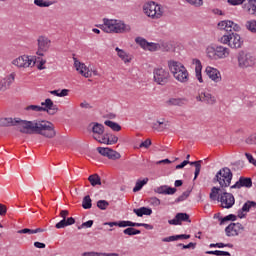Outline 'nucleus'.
Wrapping results in <instances>:
<instances>
[{
    "label": "nucleus",
    "mask_w": 256,
    "mask_h": 256,
    "mask_svg": "<svg viewBox=\"0 0 256 256\" xmlns=\"http://www.w3.org/2000/svg\"><path fill=\"white\" fill-rule=\"evenodd\" d=\"M148 182H149V178H144L143 180H138L136 182L135 187L133 188V192L137 193L138 191H141V189H143V186L147 185Z\"/></svg>",
    "instance_id": "30"
},
{
    "label": "nucleus",
    "mask_w": 256,
    "mask_h": 256,
    "mask_svg": "<svg viewBox=\"0 0 256 256\" xmlns=\"http://www.w3.org/2000/svg\"><path fill=\"white\" fill-rule=\"evenodd\" d=\"M83 209H91L93 207V200H91V196L86 195L82 200Z\"/></svg>",
    "instance_id": "33"
},
{
    "label": "nucleus",
    "mask_w": 256,
    "mask_h": 256,
    "mask_svg": "<svg viewBox=\"0 0 256 256\" xmlns=\"http://www.w3.org/2000/svg\"><path fill=\"white\" fill-rule=\"evenodd\" d=\"M17 233H19L20 235H23V234L33 235V234H35V230L29 229V228H24L22 230H18Z\"/></svg>",
    "instance_id": "52"
},
{
    "label": "nucleus",
    "mask_w": 256,
    "mask_h": 256,
    "mask_svg": "<svg viewBox=\"0 0 256 256\" xmlns=\"http://www.w3.org/2000/svg\"><path fill=\"white\" fill-rule=\"evenodd\" d=\"M227 24H226V31L227 33H233L231 29H233V25H235V23L231 20H226Z\"/></svg>",
    "instance_id": "57"
},
{
    "label": "nucleus",
    "mask_w": 256,
    "mask_h": 256,
    "mask_svg": "<svg viewBox=\"0 0 256 256\" xmlns=\"http://www.w3.org/2000/svg\"><path fill=\"white\" fill-rule=\"evenodd\" d=\"M133 213H135L137 217H143V215L149 216V215H153V209L143 206L140 208H134Z\"/></svg>",
    "instance_id": "22"
},
{
    "label": "nucleus",
    "mask_w": 256,
    "mask_h": 256,
    "mask_svg": "<svg viewBox=\"0 0 256 256\" xmlns=\"http://www.w3.org/2000/svg\"><path fill=\"white\" fill-rule=\"evenodd\" d=\"M88 181L92 185V187H97V185H101V177L99 174H92L88 177Z\"/></svg>",
    "instance_id": "29"
},
{
    "label": "nucleus",
    "mask_w": 256,
    "mask_h": 256,
    "mask_svg": "<svg viewBox=\"0 0 256 256\" xmlns=\"http://www.w3.org/2000/svg\"><path fill=\"white\" fill-rule=\"evenodd\" d=\"M45 63H47V60L41 59L37 65V69H39V71H43V69H45Z\"/></svg>",
    "instance_id": "62"
},
{
    "label": "nucleus",
    "mask_w": 256,
    "mask_h": 256,
    "mask_svg": "<svg viewBox=\"0 0 256 256\" xmlns=\"http://www.w3.org/2000/svg\"><path fill=\"white\" fill-rule=\"evenodd\" d=\"M118 57L124 61V63H131V58H129V54L125 52V50L120 51Z\"/></svg>",
    "instance_id": "46"
},
{
    "label": "nucleus",
    "mask_w": 256,
    "mask_h": 256,
    "mask_svg": "<svg viewBox=\"0 0 256 256\" xmlns=\"http://www.w3.org/2000/svg\"><path fill=\"white\" fill-rule=\"evenodd\" d=\"M69 210H61L60 211V217L62 220L58 223H56L55 227L56 229H65V227H69L71 225H75V218L69 217Z\"/></svg>",
    "instance_id": "11"
},
{
    "label": "nucleus",
    "mask_w": 256,
    "mask_h": 256,
    "mask_svg": "<svg viewBox=\"0 0 256 256\" xmlns=\"http://www.w3.org/2000/svg\"><path fill=\"white\" fill-rule=\"evenodd\" d=\"M197 246V243H193V242H190L189 244L185 245V244H177V247H182V249H195V247Z\"/></svg>",
    "instance_id": "51"
},
{
    "label": "nucleus",
    "mask_w": 256,
    "mask_h": 256,
    "mask_svg": "<svg viewBox=\"0 0 256 256\" xmlns=\"http://www.w3.org/2000/svg\"><path fill=\"white\" fill-rule=\"evenodd\" d=\"M26 111H36L40 113L41 111L46 112L48 115H56L59 108L53 103V100L47 98L45 102H41V106L29 105L25 108Z\"/></svg>",
    "instance_id": "6"
},
{
    "label": "nucleus",
    "mask_w": 256,
    "mask_h": 256,
    "mask_svg": "<svg viewBox=\"0 0 256 256\" xmlns=\"http://www.w3.org/2000/svg\"><path fill=\"white\" fill-rule=\"evenodd\" d=\"M189 195H191V190H187L182 193L176 200L175 203H181L182 201H185L189 198Z\"/></svg>",
    "instance_id": "42"
},
{
    "label": "nucleus",
    "mask_w": 256,
    "mask_h": 256,
    "mask_svg": "<svg viewBox=\"0 0 256 256\" xmlns=\"http://www.w3.org/2000/svg\"><path fill=\"white\" fill-rule=\"evenodd\" d=\"M206 255H216V256H231V253L228 251H221V250H210L205 252Z\"/></svg>",
    "instance_id": "35"
},
{
    "label": "nucleus",
    "mask_w": 256,
    "mask_h": 256,
    "mask_svg": "<svg viewBox=\"0 0 256 256\" xmlns=\"http://www.w3.org/2000/svg\"><path fill=\"white\" fill-rule=\"evenodd\" d=\"M0 127H17L24 135H42L46 139H53L57 132L55 125L47 120H22L21 118H0Z\"/></svg>",
    "instance_id": "1"
},
{
    "label": "nucleus",
    "mask_w": 256,
    "mask_h": 256,
    "mask_svg": "<svg viewBox=\"0 0 256 256\" xmlns=\"http://www.w3.org/2000/svg\"><path fill=\"white\" fill-rule=\"evenodd\" d=\"M186 165H189V160H184L182 163L176 165V169H183Z\"/></svg>",
    "instance_id": "64"
},
{
    "label": "nucleus",
    "mask_w": 256,
    "mask_h": 256,
    "mask_svg": "<svg viewBox=\"0 0 256 256\" xmlns=\"http://www.w3.org/2000/svg\"><path fill=\"white\" fill-rule=\"evenodd\" d=\"M82 256H119L117 253L84 252Z\"/></svg>",
    "instance_id": "32"
},
{
    "label": "nucleus",
    "mask_w": 256,
    "mask_h": 256,
    "mask_svg": "<svg viewBox=\"0 0 256 256\" xmlns=\"http://www.w3.org/2000/svg\"><path fill=\"white\" fill-rule=\"evenodd\" d=\"M143 12L147 17H151V19H161V17H163V8L153 1L148 2L143 6Z\"/></svg>",
    "instance_id": "8"
},
{
    "label": "nucleus",
    "mask_w": 256,
    "mask_h": 256,
    "mask_svg": "<svg viewBox=\"0 0 256 256\" xmlns=\"http://www.w3.org/2000/svg\"><path fill=\"white\" fill-rule=\"evenodd\" d=\"M104 125H106L107 127H110V129H112V131H121V125H119V123L117 122H113L111 120H106L104 122Z\"/></svg>",
    "instance_id": "31"
},
{
    "label": "nucleus",
    "mask_w": 256,
    "mask_h": 256,
    "mask_svg": "<svg viewBox=\"0 0 256 256\" xmlns=\"http://www.w3.org/2000/svg\"><path fill=\"white\" fill-rule=\"evenodd\" d=\"M168 67L176 81L187 83L189 81V72L183 64L177 61H168Z\"/></svg>",
    "instance_id": "4"
},
{
    "label": "nucleus",
    "mask_w": 256,
    "mask_h": 256,
    "mask_svg": "<svg viewBox=\"0 0 256 256\" xmlns=\"http://www.w3.org/2000/svg\"><path fill=\"white\" fill-rule=\"evenodd\" d=\"M193 64L196 65L195 67L196 78L198 79L199 83H203V76L201 74V71L203 70V65L201 64V60L193 59Z\"/></svg>",
    "instance_id": "23"
},
{
    "label": "nucleus",
    "mask_w": 256,
    "mask_h": 256,
    "mask_svg": "<svg viewBox=\"0 0 256 256\" xmlns=\"http://www.w3.org/2000/svg\"><path fill=\"white\" fill-rule=\"evenodd\" d=\"M109 147H97L96 151H98L99 154L102 155V157L109 158Z\"/></svg>",
    "instance_id": "47"
},
{
    "label": "nucleus",
    "mask_w": 256,
    "mask_h": 256,
    "mask_svg": "<svg viewBox=\"0 0 256 256\" xmlns=\"http://www.w3.org/2000/svg\"><path fill=\"white\" fill-rule=\"evenodd\" d=\"M93 139H95V141H97L98 143H103L104 145H109V139H106L104 136H102V138L100 139L99 136H93Z\"/></svg>",
    "instance_id": "50"
},
{
    "label": "nucleus",
    "mask_w": 256,
    "mask_h": 256,
    "mask_svg": "<svg viewBox=\"0 0 256 256\" xmlns=\"http://www.w3.org/2000/svg\"><path fill=\"white\" fill-rule=\"evenodd\" d=\"M212 181L213 183H219L220 186L217 189H227V187H231L233 172H231L229 167H224L216 173Z\"/></svg>",
    "instance_id": "5"
},
{
    "label": "nucleus",
    "mask_w": 256,
    "mask_h": 256,
    "mask_svg": "<svg viewBox=\"0 0 256 256\" xmlns=\"http://www.w3.org/2000/svg\"><path fill=\"white\" fill-rule=\"evenodd\" d=\"M96 206L101 211H105L109 207V202L107 200H98Z\"/></svg>",
    "instance_id": "41"
},
{
    "label": "nucleus",
    "mask_w": 256,
    "mask_h": 256,
    "mask_svg": "<svg viewBox=\"0 0 256 256\" xmlns=\"http://www.w3.org/2000/svg\"><path fill=\"white\" fill-rule=\"evenodd\" d=\"M128 228L123 230L124 235H128L129 237H133V235H141V230L135 229L137 226H126Z\"/></svg>",
    "instance_id": "27"
},
{
    "label": "nucleus",
    "mask_w": 256,
    "mask_h": 256,
    "mask_svg": "<svg viewBox=\"0 0 256 256\" xmlns=\"http://www.w3.org/2000/svg\"><path fill=\"white\" fill-rule=\"evenodd\" d=\"M104 225H109V227H130L131 221H118V222H105Z\"/></svg>",
    "instance_id": "26"
},
{
    "label": "nucleus",
    "mask_w": 256,
    "mask_h": 256,
    "mask_svg": "<svg viewBox=\"0 0 256 256\" xmlns=\"http://www.w3.org/2000/svg\"><path fill=\"white\" fill-rule=\"evenodd\" d=\"M183 222L191 223V218L189 214L179 212L175 215V217L172 220H168L169 225H182Z\"/></svg>",
    "instance_id": "14"
},
{
    "label": "nucleus",
    "mask_w": 256,
    "mask_h": 256,
    "mask_svg": "<svg viewBox=\"0 0 256 256\" xmlns=\"http://www.w3.org/2000/svg\"><path fill=\"white\" fill-rule=\"evenodd\" d=\"M245 157L246 159H248L249 163H251L252 165H255L256 160L255 158H253V155H251L250 153H245Z\"/></svg>",
    "instance_id": "61"
},
{
    "label": "nucleus",
    "mask_w": 256,
    "mask_h": 256,
    "mask_svg": "<svg viewBox=\"0 0 256 256\" xmlns=\"http://www.w3.org/2000/svg\"><path fill=\"white\" fill-rule=\"evenodd\" d=\"M202 95L204 97V102L208 105H215V103H217V100L210 93L203 92Z\"/></svg>",
    "instance_id": "34"
},
{
    "label": "nucleus",
    "mask_w": 256,
    "mask_h": 256,
    "mask_svg": "<svg viewBox=\"0 0 256 256\" xmlns=\"http://www.w3.org/2000/svg\"><path fill=\"white\" fill-rule=\"evenodd\" d=\"M16 67H35L36 61L29 58L27 55L20 56L12 61Z\"/></svg>",
    "instance_id": "13"
},
{
    "label": "nucleus",
    "mask_w": 256,
    "mask_h": 256,
    "mask_svg": "<svg viewBox=\"0 0 256 256\" xmlns=\"http://www.w3.org/2000/svg\"><path fill=\"white\" fill-rule=\"evenodd\" d=\"M245 27L250 33H256V20H248Z\"/></svg>",
    "instance_id": "37"
},
{
    "label": "nucleus",
    "mask_w": 256,
    "mask_h": 256,
    "mask_svg": "<svg viewBox=\"0 0 256 256\" xmlns=\"http://www.w3.org/2000/svg\"><path fill=\"white\" fill-rule=\"evenodd\" d=\"M152 129L154 131H165V129H169V121H166L165 118L157 120L156 122L152 123Z\"/></svg>",
    "instance_id": "20"
},
{
    "label": "nucleus",
    "mask_w": 256,
    "mask_h": 256,
    "mask_svg": "<svg viewBox=\"0 0 256 256\" xmlns=\"http://www.w3.org/2000/svg\"><path fill=\"white\" fill-rule=\"evenodd\" d=\"M177 193V188H173L171 186H166L165 195H175Z\"/></svg>",
    "instance_id": "55"
},
{
    "label": "nucleus",
    "mask_w": 256,
    "mask_h": 256,
    "mask_svg": "<svg viewBox=\"0 0 256 256\" xmlns=\"http://www.w3.org/2000/svg\"><path fill=\"white\" fill-rule=\"evenodd\" d=\"M205 73L206 75H208L209 79H211L215 83H219V81H221V72H219V70L208 66L206 67Z\"/></svg>",
    "instance_id": "18"
},
{
    "label": "nucleus",
    "mask_w": 256,
    "mask_h": 256,
    "mask_svg": "<svg viewBox=\"0 0 256 256\" xmlns=\"http://www.w3.org/2000/svg\"><path fill=\"white\" fill-rule=\"evenodd\" d=\"M108 159L112 161H117V159H121V154L111 148H109Z\"/></svg>",
    "instance_id": "36"
},
{
    "label": "nucleus",
    "mask_w": 256,
    "mask_h": 256,
    "mask_svg": "<svg viewBox=\"0 0 256 256\" xmlns=\"http://www.w3.org/2000/svg\"><path fill=\"white\" fill-rule=\"evenodd\" d=\"M218 27L222 31H227V20H223V21L219 22Z\"/></svg>",
    "instance_id": "59"
},
{
    "label": "nucleus",
    "mask_w": 256,
    "mask_h": 256,
    "mask_svg": "<svg viewBox=\"0 0 256 256\" xmlns=\"http://www.w3.org/2000/svg\"><path fill=\"white\" fill-rule=\"evenodd\" d=\"M0 215L1 217H4V215H7V206H5V204L0 203Z\"/></svg>",
    "instance_id": "60"
},
{
    "label": "nucleus",
    "mask_w": 256,
    "mask_h": 256,
    "mask_svg": "<svg viewBox=\"0 0 256 256\" xmlns=\"http://www.w3.org/2000/svg\"><path fill=\"white\" fill-rule=\"evenodd\" d=\"M104 25L100 26V29L104 31V33H129L131 32V26L129 24H125V22L121 20H109L107 18L103 19Z\"/></svg>",
    "instance_id": "3"
},
{
    "label": "nucleus",
    "mask_w": 256,
    "mask_h": 256,
    "mask_svg": "<svg viewBox=\"0 0 256 256\" xmlns=\"http://www.w3.org/2000/svg\"><path fill=\"white\" fill-rule=\"evenodd\" d=\"M93 220H88L86 222H83L80 226H78V229H91L93 227Z\"/></svg>",
    "instance_id": "48"
},
{
    "label": "nucleus",
    "mask_w": 256,
    "mask_h": 256,
    "mask_svg": "<svg viewBox=\"0 0 256 256\" xmlns=\"http://www.w3.org/2000/svg\"><path fill=\"white\" fill-rule=\"evenodd\" d=\"M190 5H194V7H201L203 5V0H186Z\"/></svg>",
    "instance_id": "54"
},
{
    "label": "nucleus",
    "mask_w": 256,
    "mask_h": 256,
    "mask_svg": "<svg viewBox=\"0 0 256 256\" xmlns=\"http://www.w3.org/2000/svg\"><path fill=\"white\" fill-rule=\"evenodd\" d=\"M220 225H223V223H226V221H237V216L234 214H229L223 218H219Z\"/></svg>",
    "instance_id": "40"
},
{
    "label": "nucleus",
    "mask_w": 256,
    "mask_h": 256,
    "mask_svg": "<svg viewBox=\"0 0 256 256\" xmlns=\"http://www.w3.org/2000/svg\"><path fill=\"white\" fill-rule=\"evenodd\" d=\"M216 56L218 59H225L229 57V48L223 46H216Z\"/></svg>",
    "instance_id": "24"
},
{
    "label": "nucleus",
    "mask_w": 256,
    "mask_h": 256,
    "mask_svg": "<svg viewBox=\"0 0 256 256\" xmlns=\"http://www.w3.org/2000/svg\"><path fill=\"white\" fill-rule=\"evenodd\" d=\"M251 207H256V202L248 200L240 210H238V213H249L251 211Z\"/></svg>",
    "instance_id": "28"
},
{
    "label": "nucleus",
    "mask_w": 256,
    "mask_h": 256,
    "mask_svg": "<svg viewBox=\"0 0 256 256\" xmlns=\"http://www.w3.org/2000/svg\"><path fill=\"white\" fill-rule=\"evenodd\" d=\"M73 59H74V67L76 68V71H78V73H80V75H82L83 77H86V78L91 77L92 73L91 71H89V68L85 66V63H81V61H79L75 57Z\"/></svg>",
    "instance_id": "16"
},
{
    "label": "nucleus",
    "mask_w": 256,
    "mask_h": 256,
    "mask_svg": "<svg viewBox=\"0 0 256 256\" xmlns=\"http://www.w3.org/2000/svg\"><path fill=\"white\" fill-rule=\"evenodd\" d=\"M245 227L241 223H231L225 228V232L227 237H231V235H239V231H244Z\"/></svg>",
    "instance_id": "17"
},
{
    "label": "nucleus",
    "mask_w": 256,
    "mask_h": 256,
    "mask_svg": "<svg viewBox=\"0 0 256 256\" xmlns=\"http://www.w3.org/2000/svg\"><path fill=\"white\" fill-rule=\"evenodd\" d=\"M154 82L157 85H167L169 83V79H171V74L166 69L163 68H155L153 70Z\"/></svg>",
    "instance_id": "10"
},
{
    "label": "nucleus",
    "mask_w": 256,
    "mask_h": 256,
    "mask_svg": "<svg viewBox=\"0 0 256 256\" xmlns=\"http://www.w3.org/2000/svg\"><path fill=\"white\" fill-rule=\"evenodd\" d=\"M211 201L221 203L223 209H231L235 205V196L227 192V188L219 189L217 186L211 188L209 195Z\"/></svg>",
    "instance_id": "2"
},
{
    "label": "nucleus",
    "mask_w": 256,
    "mask_h": 256,
    "mask_svg": "<svg viewBox=\"0 0 256 256\" xmlns=\"http://www.w3.org/2000/svg\"><path fill=\"white\" fill-rule=\"evenodd\" d=\"M135 41H136L137 45H140V47H142V49L147 51V47L149 45V42L145 38L136 37Z\"/></svg>",
    "instance_id": "38"
},
{
    "label": "nucleus",
    "mask_w": 256,
    "mask_h": 256,
    "mask_svg": "<svg viewBox=\"0 0 256 256\" xmlns=\"http://www.w3.org/2000/svg\"><path fill=\"white\" fill-rule=\"evenodd\" d=\"M219 41L223 43V45H229L231 49H241V47H243L241 35L234 32L224 34Z\"/></svg>",
    "instance_id": "7"
},
{
    "label": "nucleus",
    "mask_w": 256,
    "mask_h": 256,
    "mask_svg": "<svg viewBox=\"0 0 256 256\" xmlns=\"http://www.w3.org/2000/svg\"><path fill=\"white\" fill-rule=\"evenodd\" d=\"M91 125H93L92 133H94V135H103V133H105V126H103V124L98 122H92L90 126Z\"/></svg>",
    "instance_id": "25"
},
{
    "label": "nucleus",
    "mask_w": 256,
    "mask_h": 256,
    "mask_svg": "<svg viewBox=\"0 0 256 256\" xmlns=\"http://www.w3.org/2000/svg\"><path fill=\"white\" fill-rule=\"evenodd\" d=\"M159 49H161V45L159 43L148 42L146 51H159Z\"/></svg>",
    "instance_id": "44"
},
{
    "label": "nucleus",
    "mask_w": 256,
    "mask_h": 256,
    "mask_svg": "<svg viewBox=\"0 0 256 256\" xmlns=\"http://www.w3.org/2000/svg\"><path fill=\"white\" fill-rule=\"evenodd\" d=\"M38 43V51L36 52V55H39V57H43L49 51L51 47V40L45 36H39L37 39Z\"/></svg>",
    "instance_id": "12"
},
{
    "label": "nucleus",
    "mask_w": 256,
    "mask_h": 256,
    "mask_svg": "<svg viewBox=\"0 0 256 256\" xmlns=\"http://www.w3.org/2000/svg\"><path fill=\"white\" fill-rule=\"evenodd\" d=\"M34 4H36L37 7H51V5H53V2L44 0H34Z\"/></svg>",
    "instance_id": "43"
},
{
    "label": "nucleus",
    "mask_w": 256,
    "mask_h": 256,
    "mask_svg": "<svg viewBox=\"0 0 256 256\" xmlns=\"http://www.w3.org/2000/svg\"><path fill=\"white\" fill-rule=\"evenodd\" d=\"M119 141V137L111 134L109 138V145H115Z\"/></svg>",
    "instance_id": "58"
},
{
    "label": "nucleus",
    "mask_w": 256,
    "mask_h": 256,
    "mask_svg": "<svg viewBox=\"0 0 256 256\" xmlns=\"http://www.w3.org/2000/svg\"><path fill=\"white\" fill-rule=\"evenodd\" d=\"M245 0H228V3L230 5H243Z\"/></svg>",
    "instance_id": "63"
},
{
    "label": "nucleus",
    "mask_w": 256,
    "mask_h": 256,
    "mask_svg": "<svg viewBox=\"0 0 256 256\" xmlns=\"http://www.w3.org/2000/svg\"><path fill=\"white\" fill-rule=\"evenodd\" d=\"M242 187L251 189L253 187V180L249 177L241 176L234 185L230 186V189H241Z\"/></svg>",
    "instance_id": "15"
},
{
    "label": "nucleus",
    "mask_w": 256,
    "mask_h": 256,
    "mask_svg": "<svg viewBox=\"0 0 256 256\" xmlns=\"http://www.w3.org/2000/svg\"><path fill=\"white\" fill-rule=\"evenodd\" d=\"M15 81V74L12 73L8 77L0 81V91H7L11 87V83Z\"/></svg>",
    "instance_id": "21"
},
{
    "label": "nucleus",
    "mask_w": 256,
    "mask_h": 256,
    "mask_svg": "<svg viewBox=\"0 0 256 256\" xmlns=\"http://www.w3.org/2000/svg\"><path fill=\"white\" fill-rule=\"evenodd\" d=\"M238 67L240 69H247V67H253L255 65V58L250 53L245 51H240L237 56Z\"/></svg>",
    "instance_id": "9"
},
{
    "label": "nucleus",
    "mask_w": 256,
    "mask_h": 256,
    "mask_svg": "<svg viewBox=\"0 0 256 256\" xmlns=\"http://www.w3.org/2000/svg\"><path fill=\"white\" fill-rule=\"evenodd\" d=\"M130 227H144V229H153V225L151 224H145V223H137V222H131L130 221Z\"/></svg>",
    "instance_id": "45"
},
{
    "label": "nucleus",
    "mask_w": 256,
    "mask_h": 256,
    "mask_svg": "<svg viewBox=\"0 0 256 256\" xmlns=\"http://www.w3.org/2000/svg\"><path fill=\"white\" fill-rule=\"evenodd\" d=\"M149 149V147H151V139H146L144 142H141L140 145H139V148L140 149Z\"/></svg>",
    "instance_id": "53"
},
{
    "label": "nucleus",
    "mask_w": 256,
    "mask_h": 256,
    "mask_svg": "<svg viewBox=\"0 0 256 256\" xmlns=\"http://www.w3.org/2000/svg\"><path fill=\"white\" fill-rule=\"evenodd\" d=\"M150 205H153V207H159L161 205V200L157 197H152L149 199Z\"/></svg>",
    "instance_id": "49"
},
{
    "label": "nucleus",
    "mask_w": 256,
    "mask_h": 256,
    "mask_svg": "<svg viewBox=\"0 0 256 256\" xmlns=\"http://www.w3.org/2000/svg\"><path fill=\"white\" fill-rule=\"evenodd\" d=\"M207 55L209 57V59H213L215 61H217V50L215 47H210V48H207Z\"/></svg>",
    "instance_id": "39"
},
{
    "label": "nucleus",
    "mask_w": 256,
    "mask_h": 256,
    "mask_svg": "<svg viewBox=\"0 0 256 256\" xmlns=\"http://www.w3.org/2000/svg\"><path fill=\"white\" fill-rule=\"evenodd\" d=\"M167 191V185L160 186L157 189H155V193H159V195H165Z\"/></svg>",
    "instance_id": "56"
},
{
    "label": "nucleus",
    "mask_w": 256,
    "mask_h": 256,
    "mask_svg": "<svg viewBox=\"0 0 256 256\" xmlns=\"http://www.w3.org/2000/svg\"><path fill=\"white\" fill-rule=\"evenodd\" d=\"M187 103H189L187 98H170L166 101L168 107H183L184 105H187Z\"/></svg>",
    "instance_id": "19"
}]
</instances>
